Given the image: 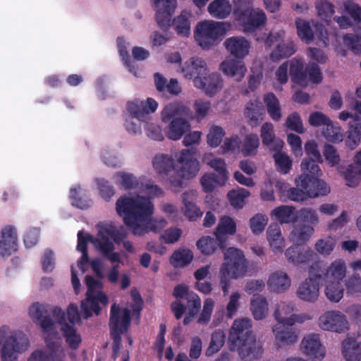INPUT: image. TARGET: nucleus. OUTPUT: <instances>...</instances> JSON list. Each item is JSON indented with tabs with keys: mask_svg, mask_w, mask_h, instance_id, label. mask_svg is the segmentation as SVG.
Wrapping results in <instances>:
<instances>
[{
	"mask_svg": "<svg viewBox=\"0 0 361 361\" xmlns=\"http://www.w3.org/2000/svg\"><path fill=\"white\" fill-rule=\"evenodd\" d=\"M264 114V108L259 100H251L247 103L245 115L250 126H257L263 121Z\"/></svg>",
	"mask_w": 361,
	"mask_h": 361,
	"instance_id": "obj_27",
	"label": "nucleus"
},
{
	"mask_svg": "<svg viewBox=\"0 0 361 361\" xmlns=\"http://www.w3.org/2000/svg\"><path fill=\"white\" fill-rule=\"evenodd\" d=\"M269 310L267 299L262 295H257L250 301V310L256 320L263 319Z\"/></svg>",
	"mask_w": 361,
	"mask_h": 361,
	"instance_id": "obj_38",
	"label": "nucleus"
},
{
	"mask_svg": "<svg viewBox=\"0 0 361 361\" xmlns=\"http://www.w3.org/2000/svg\"><path fill=\"white\" fill-rule=\"evenodd\" d=\"M313 233L314 228L311 225L298 224L291 231L290 238L296 244L303 245L310 240Z\"/></svg>",
	"mask_w": 361,
	"mask_h": 361,
	"instance_id": "obj_33",
	"label": "nucleus"
},
{
	"mask_svg": "<svg viewBox=\"0 0 361 361\" xmlns=\"http://www.w3.org/2000/svg\"><path fill=\"white\" fill-rule=\"evenodd\" d=\"M263 100L271 118L274 121H279L282 116L279 99L273 92H269L264 95Z\"/></svg>",
	"mask_w": 361,
	"mask_h": 361,
	"instance_id": "obj_32",
	"label": "nucleus"
},
{
	"mask_svg": "<svg viewBox=\"0 0 361 361\" xmlns=\"http://www.w3.org/2000/svg\"><path fill=\"white\" fill-rule=\"evenodd\" d=\"M360 140L361 123L360 121V116H356L354 121L350 123L348 136L345 139V145L348 148L354 149L358 146Z\"/></svg>",
	"mask_w": 361,
	"mask_h": 361,
	"instance_id": "obj_30",
	"label": "nucleus"
},
{
	"mask_svg": "<svg viewBox=\"0 0 361 361\" xmlns=\"http://www.w3.org/2000/svg\"><path fill=\"white\" fill-rule=\"evenodd\" d=\"M273 157L277 171L283 174L289 173L292 167V161L290 157L283 152L275 153Z\"/></svg>",
	"mask_w": 361,
	"mask_h": 361,
	"instance_id": "obj_58",
	"label": "nucleus"
},
{
	"mask_svg": "<svg viewBox=\"0 0 361 361\" xmlns=\"http://www.w3.org/2000/svg\"><path fill=\"white\" fill-rule=\"evenodd\" d=\"M285 256L289 263L298 266L312 261L315 253L308 246L295 244L285 251Z\"/></svg>",
	"mask_w": 361,
	"mask_h": 361,
	"instance_id": "obj_19",
	"label": "nucleus"
},
{
	"mask_svg": "<svg viewBox=\"0 0 361 361\" xmlns=\"http://www.w3.org/2000/svg\"><path fill=\"white\" fill-rule=\"evenodd\" d=\"M228 346L231 351H238L242 359L250 361L259 359L263 353L262 348L257 346L252 321L248 318L234 321L229 332Z\"/></svg>",
	"mask_w": 361,
	"mask_h": 361,
	"instance_id": "obj_4",
	"label": "nucleus"
},
{
	"mask_svg": "<svg viewBox=\"0 0 361 361\" xmlns=\"http://www.w3.org/2000/svg\"><path fill=\"white\" fill-rule=\"evenodd\" d=\"M286 126L290 130L298 133H303L305 131L300 116L297 112L288 115L286 121Z\"/></svg>",
	"mask_w": 361,
	"mask_h": 361,
	"instance_id": "obj_63",
	"label": "nucleus"
},
{
	"mask_svg": "<svg viewBox=\"0 0 361 361\" xmlns=\"http://www.w3.org/2000/svg\"><path fill=\"white\" fill-rule=\"evenodd\" d=\"M178 161L180 164V171L170 177L169 182L171 185L180 188L183 185V178L190 179L195 177L200 171V164L190 149H183Z\"/></svg>",
	"mask_w": 361,
	"mask_h": 361,
	"instance_id": "obj_12",
	"label": "nucleus"
},
{
	"mask_svg": "<svg viewBox=\"0 0 361 361\" xmlns=\"http://www.w3.org/2000/svg\"><path fill=\"white\" fill-rule=\"evenodd\" d=\"M323 135L327 140L332 142H341L343 139L341 128L337 123H334L331 120L324 128Z\"/></svg>",
	"mask_w": 361,
	"mask_h": 361,
	"instance_id": "obj_52",
	"label": "nucleus"
},
{
	"mask_svg": "<svg viewBox=\"0 0 361 361\" xmlns=\"http://www.w3.org/2000/svg\"><path fill=\"white\" fill-rule=\"evenodd\" d=\"M29 314L33 321L40 326L44 332H52L54 329V322L51 319V314L62 326L66 323L65 312L58 307L35 302L30 307Z\"/></svg>",
	"mask_w": 361,
	"mask_h": 361,
	"instance_id": "obj_10",
	"label": "nucleus"
},
{
	"mask_svg": "<svg viewBox=\"0 0 361 361\" xmlns=\"http://www.w3.org/2000/svg\"><path fill=\"white\" fill-rule=\"evenodd\" d=\"M98 232L95 237L90 233L84 235L82 231L78 233L77 250L87 252V245L91 242L95 249L105 259L110 262H120V253L114 252V243L121 245L123 238L127 237V231L122 226H116L111 223L100 222L97 224Z\"/></svg>",
	"mask_w": 361,
	"mask_h": 361,
	"instance_id": "obj_1",
	"label": "nucleus"
},
{
	"mask_svg": "<svg viewBox=\"0 0 361 361\" xmlns=\"http://www.w3.org/2000/svg\"><path fill=\"white\" fill-rule=\"evenodd\" d=\"M267 240L270 246L275 251L282 252L283 239L281 235L280 226L278 224H271L267 231Z\"/></svg>",
	"mask_w": 361,
	"mask_h": 361,
	"instance_id": "obj_37",
	"label": "nucleus"
},
{
	"mask_svg": "<svg viewBox=\"0 0 361 361\" xmlns=\"http://www.w3.org/2000/svg\"><path fill=\"white\" fill-rule=\"evenodd\" d=\"M198 250L205 255H210L216 252L219 249V241L217 238H213L209 235L201 237L196 243Z\"/></svg>",
	"mask_w": 361,
	"mask_h": 361,
	"instance_id": "obj_39",
	"label": "nucleus"
},
{
	"mask_svg": "<svg viewBox=\"0 0 361 361\" xmlns=\"http://www.w3.org/2000/svg\"><path fill=\"white\" fill-rule=\"evenodd\" d=\"M225 135L224 129L218 126H214L209 129L207 135V143L210 147H216L220 145Z\"/></svg>",
	"mask_w": 361,
	"mask_h": 361,
	"instance_id": "obj_61",
	"label": "nucleus"
},
{
	"mask_svg": "<svg viewBox=\"0 0 361 361\" xmlns=\"http://www.w3.org/2000/svg\"><path fill=\"white\" fill-rule=\"evenodd\" d=\"M181 72L184 77L194 80L200 79L203 75H207V68L204 60L198 57H192L185 61L181 68Z\"/></svg>",
	"mask_w": 361,
	"mask_h": 361,
	"instance_id": "obj_24",
	"label": "nucleus"
},
{
	"mask_svg": "<svg viewBox=\"0 0 361 361\" xmlns=\"http://www.w3.org/2000/svg\"><path fill=\"white\" fill-rule=\"evenodd\" d=\"M259 146V139L257 134L250 133L244 138L241 152L245 157L253 156Z\"/></svg>",
	"mask_w": 361,
	"mask_h": 361,
	"instance_id": "obj_49",
	"label": "nucleus"
},
{
	"mask_svg": "<svg viewBox=\"0 0 361 361\" xmlns=\"http://www.w3.org/2000/svg\"><path fill=\"white\" fill-rule=\"evenodd\" d=\"M298 212L293 206L282 205L275 208L271 214L281 224L295 223L298 220Z\"/></svg>",
	"mask_w": 361,
	"mask_h": 361,
	"instance_id": "obj_34",
	"label": "nucleus"
},
{
	"mask_svg": "<svg viewBox=\"0 0 361 361\" xmlns=\"http://www.w3.org/2000/svg\"><path fill=\"white\" fill-rule=\"evenodd\" d=\"M106 306L109 303L107 295L102 291L99 290L97 294L86 295V298L82 301L80 308L84 319H87L92 316V312L99 315L101 312V307L99 305Z\"/></svg>",
	"mask_w": 361,
	"mask_h": 361,
	"instance_id": "obj_21",
	"label": "nucleus"
},
{
	"mask_svg": "<svg viewBox=\"0 0 361 361\" xmlns=\"http://www.w3.org/2000/svg\"><path fill=\"white\" fill-rule=\"evenodd\" d=\"M116 211L123 217L124 224L133 234L142 235L143 229L140 222L146 221L153 214L154 205L147 197L138 196L134 198L124 195L117 200Z\"/></svg>",
	"mask_w": 361,
	"mask_h": 361,
	"instance_id": "obj_2",
	"label": "nucleus"
},
{
	"mask_svg": "<svg viewBox=\"0 0 361 361\" xmlns=\"http://www.w3.org/2000/svg\"><path fill=\"white\" fill-rule=\"evenodd\" d=\"M321 279L310 275L298 287L296 295L299 299L306 302H315L319 295V283Z\"/></svg>",
	"mask_w": 361,
	"mask_h": 361,
	"instance_id": "obj_22",
	"label": "nucleus"
},
{
	"mask_svg": "<svg viewBox=\"0 0 361 361\" xmlns=\"http://www.w3.org/2000/svg\"><path fill=\"white\" fill-rule=\"evenodd\" d=\"M290 75L294 83L303 85L307 83L306 68L302 59L294 58L288 62Z\"/></svg>",
	"mask_w": 361,
	"mask_h": 361,
	"instance_id": "obj_29",
	"label": "nucleus"
},
{
	"mask_svg": "<svg viewBox=\"0 0 361 361\" xmlns=\"http://www.w3.org/2000/svg\"><path fill=\"white\" fill-rule=\"evenodd\" d=\"M9 327H0V356L1 361H17L18 355L30 345L28 338L23 334L8 335Z\"/></svg>",
	"mask_w": 361,
	"mask_h": 361,
	"instance_id": "obj_8",
	"label": "nucleus"
},
{
	"mask_svg": "<svg viewBox=\"0 0 361 361\" xmlns=\"http://www.w3.org/2000/svg\"><path fill=\"white\" fill-rule=\"evenodd\" d=\"M190 13L183 11L173 20L171 25L178 35L188 37L190 34Z\"/></svg>",
	"mask_w": 361,
	"mask_h": 361,
	"instance_id": "obj_41",
	"label": "nucleus"
},
{
	"mask_svg": "<svg viewBox=\"0 0 361 361\" xmlns=\"http://www.w3.org/2000/svg\"><path fill=\"white\" fill-rule=\"evenodd\" d=\"M61 330L69 347L73 350H77L79 348L82 339L80 335L77 333L73 326L65 323Z\"/></svg>",
	"mask_w": 361,
	"mask_h": 361,
	"instance_id": "obj_43",
	"label": "nucleus"
},
{
	"mask_svg": "<svg viewBox=\"0 0 361 361\" xmlns=\"http://www.w3.org/2000/svg\"><path fill=\"white\" fill-rule=\"evenodd\" d=\"M47 333L44 338L47 361H63L66 357V353L61 336L57 332Z\"/></svg>",
	"mask_w": 361,
	"mask_h": 361,
	"instance_id": "obj_20",
	"label": "nucleus"
},
{
	"mask_svg": "<svg viewBox=\"0 0 361 361\" xmlns=\"http://www.w3.org/2000/svg\"><path fill=\"white\" fill-rule=\"evenodd\" d=\"M99 197L106 202H109L111 197L115 195V188L112 184L104 178H97L96 180Z\"/></svg>",
	"mask_w": 361,
	"mask_h": 361,
	"instance_id": "obj_55",
	"label": "nucleus"
},
{
	"mask_svg": "<svg viewBox=\"0 0 361 361\" xmlns=\"http://www.w3.org/2000/svg\"><path fill=\"white\" fill-rule=\"evenodd\" d=\"M335 245V240L329 236L318 240L314 245V248L320 255L328 256L331 255Z\"/></svg>",
	"mask_w": 361,
	"mask_h": 361,
	"instance_id": "obj_57",
	"label": "nucleus"
},
{
	"mask_svg": "<svg viewBox=\"0 0 361 361\" xmlns=\"http://www.w3.org/2000/svg\"><path fill=\"white\" fill-rule=\"evenodd\" d=\"M195 87L204 90L207 96L213 97L219 92L223 87V80L218 73H212L203 75L200 79L195 80Z\"/></svg>",
	"mask_w": 361,
	"mask_h": 361,
	"instance_id": "obj_26",
	"label": "nucleus"
},
{
	"mask_svg": "<svg viewBox=\"0 0 361 361\" xmlns=\"http://www.w3.org/2000/svg\"><path fill=\"white\" fill-rule=\"evenodd\" d=\"M346 293L348 295L361 294V277L359 274L353 273L345 281Z\"/></svg>",
	"mask_w": 361,
	"mask_h": 361,
	"instance_id": "obj_56",
	"label": "nucleus"
},
{
	"mask_svg": "<svg viewBox=\"0 0 361 361\" xmlns=\"http://www.w3.org/2000/svg\"><path fill=\"white\" fill-rule=\"evenodd\" d=\"M114 178L116 179V184L125 190L134 189L139 185V181L136 176L130 173L117 172L114 175Z\"/></svg>",
	"mask_w": 361,
	"mask_h": 361,
	"instance_id": "obj_47",
	"label": "nucleus"
},
{
	"mask_svg": "<svg viewBox=\"0 0 361 361\" xmlns=\"http://www.w3.org/2000/svg\"><path fill=\"white\" fill-rule=\"evenodd\" d=\"M295 26L298 37L307 44H310L314 38L310 23L304 19L296 18Z\"/></svg>",
	"mask_w": 361,
	"mask_h": 361,
	"instance_id": "obj_50",
	"label": "nucleus"
},
{
	"mask_svg": "<svg viewBox=\"0 0 361 361\" xmlns=\"http://www.w3.org/2000/svg\"><path fill=\"white\" fill-rule=\"evenodd\" d=\"M209 166L216 171L215 176L219 177V181L226 183L228 180V172L226 169V163L221 158H215L212 159Z\"/></svg>",
	"mask_w": 361,
	"mask_h": 361,
	"instance_id": "obj_59",
	"label": "nucleus"
},
{
	"mask_svg": "<svg viewBox=\"0 0 361 361\" xmlns=\"http://www.w3.org/2000/svg\"><path fill=\"white\" fill-rule=\"evenodd\" d=\"M152 214L146 221L140 222L141 227L143 229L142 235L149 231L157 233L166 227L167 221L164 218L152 219Z\"/></svg>",
	"mask_w": 361,
	"mask_h": 361,
	"instance_id": "obj_51",
	"label": "nucleus"
},
{
	"mask_svg": "<svg viewBox=\"0 0 361 361\" xmlns=\"http://www.w3.org/2000/svg\"><path fill=\"white\" fill-rule=\"evenodd\" d=\"M309 273L325 283V294L330 301L337 302L341 300L344 293L342 281L347 273L343 259H336L326 267H322L319 262H314L311 264Z\"/></svg>",
	"mask_w": 361,
	"mask_h": 361,
	"instance_id": "obj_3",
	"label": "nucleus"
},
{
	"mask_svg": "<svg viewBox=\"0 0 361 361\" xmlns=\"http://www.w3.org/2000/svg\"><path fill=\"white\" fill-rule=\"evenodd\" d=\"M338 11L342 15L349 16L356 23L361 22V6L352 1H345Z\"/></svg>",
	"mask_w": 361,
	"mask_h": 361,
	"instance_id": "obj_45",
	"label": "nucleus"
},
{
	"mask_svg": "<svg viewBox=\"0 0 361 361\" xmlns=\"http://www.w3.org/2000/svg\"><path fill=\"white\" fill-rule=\"evenodd\" d=\"M236 232V224L228 216H223L214 232L217 240L219 241L220 250L224 251L227 246L228 235H233Z\"/></svg>",
	"mask_w": 361,
	"mask_h": 361,
	"instance_id": "obj_23",
	"label": "nucleus"
},
{
	"mask_svg": "<svg viewBox=\"0 0 361 361\" xmlns=\"http://www.w3.org/2000/svg\"><path fill=\"white\" fill-rule=\"evenodd\" d=\"M250 195V192L244 188L232 190L228 192L230 204L235 209H241L245 204V199Z\"/></svg>",
	"mask_w": 361,
	"mask_h": 361,
	"instance_id": "obj_53",
	"label": "nucleus"
},
{
	"mask_svg": "<svg viewBox=\"0 0 361 361\" xmlns=\"http://www.w3.org/2000/svg\"><path fill=\"white\" fill-rule=\"evenodd\" d=\"M301 349L312 361H321L325 356V348L322 346L318 334L305 336L301 343Z\"/></svg>",
	"mask_w": 361,
	"mask_h": 361,
	"instance_id": "obj_18",
	"label": "nucleus"
},
{
	"mask_svg": "<svg viewBox=\"0 0 361 361\" xmlns=\"http://www.w3.org/2000/svg\"><path fill=\"white\" fill-rule=\"evenodd\" d=\"M224 45L232 59H228L221 63V69L228 76L233 77L237 82L244 77L247 68L243 59L249 54L250 43L244 37L227 38Z\"/></svg>",
	"mask_w": 361,
	"mask_h": 361,
	"instance_id": "obj_5",
	"label": "nucleus"
},
{
	"mask_svg": "<svg viewBox=\"0 0 361 361\" xmlns=\"http://www.w3.org/2000/svg\"><path fill=\"white\" fill-rule=\"evenodd\" d=\"M295 322V318H289L286 319V322H277L273 327V332L280 347L297 341L298 334L293 327Z\"/></svg>",
	"mask_w": 361,
	"mask_h": 361,
	"instance_id": "obj_16",
	"label": "nucleus"
},
{
	"mask_svg": "<svg viewBox=\"0 0 361 361\" xmlns=\"http://www.w3.org/2000/svg\"><path fill=\"white\" fill-rule=\"evenodd\" d=\"M319 325L324 330L341 333L348 329V322L344 314L327 312L319 317Z\"/></svg>",
	"mask_w": 361,
	"mask_h": 361,
	"instance_id": "obj_17",
	"label": "nucleus"
},
{
	"mask_svg": "<svg viewBox=\"0 0 361 361\" xmlns=\"http://www.w3.org/2000/svg\"><path fill=\"white\" fill-rule=\"evenodd\" d=\"M343 43L355 54L361 53V36L355 34H346L343 37Z\"/></svg>",
	"mask_w": 361,
	"mask_h": 361,
	"instance_id": "obj_64",
	"label": "nucleus"
},
{
	"mask_svg": "<svg viewBox=\"0 0 361 361\" xmlns=\"http://www.w3.org/2000/svg\"><path fill=\"white\" fill-rule=\"evenodd\" d=\"M347 185L350 187H355L358 185L361 180V165L353 161L345 171L343 173Z\"/></svg>",
	"mask_w": 361,
	"mask_h": 361,
	"instance_id": "obj_44",
	"label": "nucleus"
},
{
	"mask_svg": "<svg viewBox=\"0 0 361 361\" xmlns=\"http://www.w3.org/2000/svg\"><path fill=\"white\" fill-rule=\"evenodd\" d=\"M156 8V20L164 30L171 26V18L176 8V0H151Z\"/></svg>",
	"mask_w": 361,
	"mask_h": 361,
	"instance_id": "obj_15",
	"label": "nucleus"
},
{
	"mask_svg": "<svg viewBox=\"0 0 361 361\" xmlns=\"http://www.w3.org/2000/svg\"><path fill=\"white\" fill-rule=\"evenodd\" d=\"M295 305L293 302H281L277 305L274 311V317L277 322H286V319L289 318H295L296 315L293 313Z\"/></svg>",
	"mask_w": 361,
	"mask_h": 361,
	"instance_id": "obj_42",
	"label": "nucleus"
},
{
	"mask_svg": "<svg viewBox=\"0 0 361 361\" xmlns=\"http://www.w3.org/2000/svg\"><path fill=\"white\" fill-rule=\"evenodd\" d=\"M236 20L244 32L251 33L262 27L267 19L262 9L246 8L237 15Z\"/></svg>",
	"mask_w": 361,
	"mask_h": 361,
	"instance_id": "obj_14",
	"label": "nucleus"
},
{
	"mask_svg": "<svg viewBox=\"0 0 361 361\" xmlns=\"http://www.w3.org/2000/svg\"><path fill=\"white\" fill-rule=\"evenodd\" d=\"M342 345V353L346 361H360V348L355 338L348 337Z\"/></svg>",
	"mask_w": 361,
	"mask_h": 361,
	"instance_id": "obj_36",
	"label": "nucleus"
},
{
	"mask_svg": "<svg viewBox=\"0 0 361 361\" xmlns=\"http://www.w3.org/2000/svg\"><path fill=\"white\" fill-rule=\"evenodd\" d=\"M121 309L116 303L113 304L110 311L109 328L110 335L113 340L112 350L116 355L122 345L121 335L126 332L130 325V312L124 309L120 317Z\"/></svg>",
	"mask_w": 361,
	"mask_h": 361,
	"instance_id": "obj_11",
	"label": "nucleus"
},
{
	"mask_svg": "<svg viewBox=\"0 0 361 361\" xmlns=\"http://www.w3.org/2000/svg\"><path fill=\"white\" fill-rule=\"evenodd\" d=\"M152 164L157 172L161 175L168 176L174 169V160L167 154L156 155Z\"/></svg>",
	"mask_w": 361,
	"mask_h": 361,
	"instance_id": "obj_35",
	"label": "nucleus"
},
{
	"mask_svg": "<svg viewBox=\"0 0 361 361\" xmlns=\"http://www.w3.org/2000/svg\"><path fill=\"white\" fill-rule=\"evenodd\" d=\"M200 183L205 192H212L216 185L223 186L226 184V183L219 182V177L215 176L214 173L204 174L201 178Z\"/></svg>",
	"mask_w": 361,
	"mask_h": 361,
	"instance_id": "obj_60",
	"label": "nucleus"
},
{
	"mask_svg": "<svg viewBox=\"0 0 361 361\" xmlns=\"http://www.w3.org/2000/svg\"><path fill=\"white\" fill-rule=\"evenodd\" d=\"M316 10L322 20L329 22L334 13V6L327 0H320L316 2Z\"/></svg>",
	"mask_w": 361,
	"mask_h": 361,
	"instance_id": "obj_54",
	"label": "nucleus"
},
{
	"mask_svg": "<svg viewBox=\"0 0 361 361\" xmlns=\"http://www.w3.org/2000/svg\"><path fill=\"white\" fill-rule=\"evenodd\" d=\"M231 28V25L228 22L205 20L197 25L195 37L201 47L209 49L216 44Z\"/></svg>",
	"mask_w": 361,
	"mask_h": 361,
	"instance_id": "obj_9",
	"label": "nucleus"
},
{
	"mask_svg": "<svg viewBox=\"0 0 361 361\" xmlns=\"http://www.w3.org/2000/svg\"><path fill=\"white\" fill-rule=\"evenodd\" d=\"M0 255L9 257L18 250L17 233L12 226L4 227L1 233Z\"/></svg>",
	"mask_w": 361,
	"mask_h": 361,
	"instance_id": "obj_25",
	"label": "nucleus"
},
{
	"mask_svg": "<svg viewBox=\"0 0 361 361\" xmlns=\"http://www.w3.org/2000/svg\"><path fill=\"white\" fill-rule=\"evenodd\" d=\"M193 253L189 249H179L170 258L171 264L175 267H185L193 259Z\"/></svg>",
	"mask_w": 361,
	"mask_h": 361,
	"instance_id": "obj_40",
	"label": "nucleus"
},
{
	"mask_svg": "<svg viewBox=\"0 0 361 361\" xmlns=\"http://www.w3.org/2000/svg\"><path fill=\"white\" fill-rule=\"evenodd\" d=\"M226 334L221 329L215 330L211 337V341L206 350L205 354L209 357L216 353L225 343Z\"/></svg>",
	"mask_w": 361,
	"mask_h": 361,
	"instance_id": "obj_46",
	"label": "nucleus"
},
{
	"mask_svg": "<svg viewBox=\"0 0 361 361\" xmlns=\"http://www.w3.org/2000/svg\"><path fill=\"white\" fill-rule=\"evenodd\" d=\"M267 285L272 292L283 293L290 286V279L286 273L278 271L271 274Z\"/></svg>",
	"mask_w": 361,
	"mask_h": 361,
	"instance_id": "obj_28",
	"label": "nucleus"
},
{
	"mask_svg": "<svg viewBox=\"0 0 361 361\" xmlns=\"http://www.w3.org/2000/svg\"><path fill=\"white\" fill-rule=\"evenodd\" d=\"M224 259L226 260L220 269L227 271L232 279L243 276L247 272L246 259L243 252L235 247L228 248L224 252Z\"/></svg>",
	"mask_w": 361,
	"mask_h": 361,
	"instance_id": "obj_13",
	"label": "nucleus"
},
{
	"mask_svg": "<svg viewBox=\"0 0 361 361\" xmlns=\"http://www.w3.org/2000/svg\"><path fill=\"white\" fill-rule=\"evenodd\" d=\"M322 160L304 159L301 163L302 173L295 179L296 185L307 190L312 196L326 195L330 192L327 184L319 179L322 171L318 163Z\"/></svg>",
	"mask_w": 361,
	"mask_h": 361,
	"instance_id": "obj_7",
	"label": "nucleus"
},
{
	"mask_svg": "<svg viewBox=\"0 0 361 361\" xmlns=\"http://www.w3.org/2000/svg\"><path fill=\"white\" fill-rule=\"evenodd\" d=\"M295 52V47L293 42H281L272 51L271 57L274 61H279L292 56Z\"/></svg>",
	"mask_w": 361,
	"mask_h": 361,
	"instance_id": "obj_48",
	"label": "nucleus"
},
{
	"mask_svg": "<svg viewBox=\"0 0 361 361\" xmlns=\"http://www.w3.org/2000/svg\"><path fill=\"white\" fill-rule=\"evenodd\" d=\"M260 136L262 144L270 147L275 139L274 126L270 122H265L261 126Z\"/></svg>",
	"mask_w": 361,
	"mask_h": 361,
	"instance_id": "obj_62",
	"label": "nucleus"
},
{
	"mask_svg": "<svg viewBox=\"0 0 361 361\" xmlns=\"http://www.w3.org/2000/svg\"><path fill=\"white\" fill-rule=\"evenodd\" d=\"M189 108L178 103H170L163 109L161 116L164 123H168L166 136L171 140H179L190 129L188 121Z\"/></svg>",
	"mask_w": 361,
	"mask_h": 361,
	"instance_id": "obj_6",
	"label": "nucleus"
},
{
	"mask_svg": "<svg viewBox=\"0 0 361 361\" xmlns=\"http://www.w3.org/2000/svg\"><path fill=\"white\" fill-rule=\"evenodd\" d=\"M232 10L228 0H214L208 6V11L212 16L218 19L228 17Z\"/></svg>",
	"mask_w": 361,
	"mask_h": 361,
	"instance_id": "obj_31",
	"label": "nucleus"
}]
</instances>
